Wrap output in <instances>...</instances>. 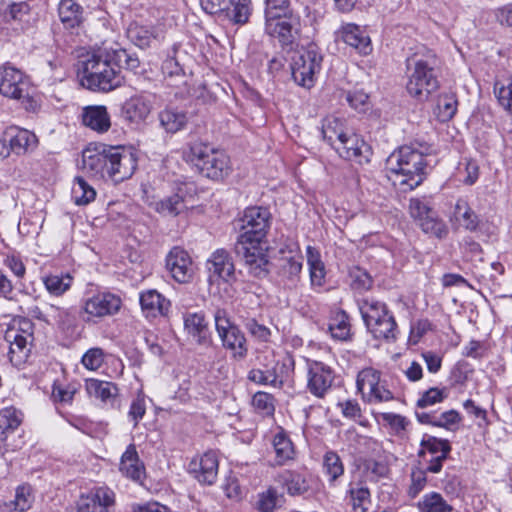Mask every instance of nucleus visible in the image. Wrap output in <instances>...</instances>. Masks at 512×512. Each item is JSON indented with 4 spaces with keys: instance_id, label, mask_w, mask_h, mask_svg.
Masks as SVG:
<instances>
[{
    "instance_id": "1",
    "label": "nucleus",
    "mask_w": 512,
    "mask_h": 512,
    "mask_svg": "<svg viewBox=\"0 0 512 512\" xmlns=\"http://www.w3.org/2000/svg\"><path fill=\"white\" fill-rule=\"evenodd\" d=\"M271 213L265 207H248L240 218V234L234 246L236 255L252 275L262 278L268 273L265 238L270 227Z\"/></svg>"
},
{
    "instance_id": "2",
    "label": "nucleus",
    "mask_w": 512,
    "mask_h": 512,
    "mask_svg": "<svg viewBox=\"0 0 512 512\" xmlns=\"http://www.w3.org/2000/svg\"><path fill=\"white\" fill-rule=\"evenodd\" d=\"M136 167V156L123 146L95 144L82 152V171L96 179L120 183L129 179Z\"/></svg>"
},
{
    "instance_id": "3",
    "label": "nucleus",
    "mask_w": 512,
    "mask_h": 512,
    "mask_svg": "<svg viewBox=\"0 0 512 512\" xmlns=\"http://www.w3.org/2000/svg\"><path fill=\"white\" fill-rule=\"evenodd\" d=\"M425 155L411 146H402L387 159V177L402 192L412 191L425 178Z\"/></svg>"
},
{
    "instance_id": "4",
    "label": "nucleus",
    "mask_w": 512,
    "mask_h": 512,
    "mask_svg": "<svg viewBox=\"0 0 512 512\" xmlns=\"http://www.w3.org/2000/svg\"><path fill=\"white\" fill-rule=\"evenodd\" d=\"M439 60L436 54L425 49L424 53H415L407 60V92L418 101H426L438 90L439 80L436 69Z\"/></svg>"
},
{
    "instance_id": "5",
    "label": "nucleus",
    "mask_w": 512,
    "mask_h": 512,
    "mask_svg": "<svg viewBox=\"0 0 512 512\" xmlns=\"http://www.w3.org/2000/svg\"><path fill=\"white\" fill-rule=\"evenodd\" d=\"M79 76L82 86L93 91H111L123 80L107 49H99L83 61Z\"/></svg>"
},
{
    "instance_id": "6",
    "label": "nucleus",
    "mask_w": 512,
    "mask_h": 512,
    "mask_svg": "<svg viewBox=\"0 0 512 512\" xmlns=\"http://www.w3.org/2000/svg\"><path fill=\"white\" fill-rule=\"evenodd\" d=\"M357 305L365 327L373 338L387 342L397 339L398 325L385 302L369 296L359 299Z\"/></svg>"
},
{
    "instance_id": "7",
    "label": "nucleus",
    "mask_w": 512,
    "mask_h": 512,
    "mask_svg": "<svg viewBox=\"0 0 512 512\" xmlns=\"http://www.w3.org/2000/svg\"><path fill=\"white\" fill-rule=\"evenodd\" d=\"M184 157L187 162L197 168L200 174L212 180H221L230 172L228 155L199 141L189 144Z\"/></svg>"
},
{
    "instance_id": "8",
    "label": "nucleus",
    "mask_w": 512,
    "mask_h": 512,
    "mask_svg": "<svg viewBox=\"0 0 512 512\" xmlns=\"http://www.w3.org/2000/svg\"><path fill=\"white\" fill-rule=\"evenodd\" d=\"M213 319L222 347L231 353L232 359L244 360L248 354L244 332L232 321L228 311L224 308L217 307L213 313Z\"/></svg>"
},
{
    "instance_id": "9",
    "label": "nucleus",
    "mask_w": 512,
    "mask_h": 512,
    "mask_svg": "<svg viewBox=\"0 0 512 512\" xmlns=\"http://www.w3.org/2000/svg\"><path fill=\"white\" fill-rule=\"evenodd\" d=\"M0 93L5 97L19 100L27 111L34 112L38 107L37 101L29 95L23 73L15 67H0Z\"/></svg>"
},
{
    "instance_id": "10",
    "label": "nucleus",
    "mask_w": 512,
    "mask_h": 512,
    "mask_svg": "<svg viewBox=\"0 0 512 512\" xmlns=\"http://www.w3.org/2000/svg\"><path fill=\"white\" fill-rule=\"evenodd\" d=\"M322 55L315 49L299 52L292 60V78L299 86L311 88L315 83V75L321 70Z\"/></svg>"
},
{
    "instance_id": "11",
    "label": "nucleus",
    "mask_w": 512,
    "mask_h": 512,
    "mask_svg": "<svg viewBox=\"0 0 512 512\" xmlns=\"http://www.w3.org/2000/svg\"><path fill=\"white\" fill-rule=\"evenodd\" d=\"M265 32L278 39L282 48L293 50L300 38L301 18L294 13L265 22Z\"/></svg>"
},
{
    "instance_id": "12",
    "label": "nucleus",
    "mask_w": 512,
    "mask_h": 512,
    "mask_svg": "<svg viewBox=\"0 0 512 512\" xmlns=\"http://www.w3.org/2000/svg\"><path fill=\"white\" fill-rule=\"evenodd\" d=\"M357 389L369 403L392 400L393 394L380 383V373L372 368L364 369L357 376Z\"/></svg>"
},
{
    "instance_id": "13",
    "label": "nucleus",
    "mask_w": 512,
    "mask_h": 512,
    "mask_svg": "<svg viewBox=\"0 0 512 512\" xmlns=\"http://www.w3.org/2000/svg\"><path fill=\"white\" fill-rule=\"evenodd\" d=\"M249 0H200L208 14H222L234 23L243 24L249 17Z\"/></svg>"
},
{
    "instance_id": "14",
    "label": "nucleus",
    "mask_w": 512,
    "mask_h": 512,
    "mask_svg": "<svg viewBox=\"0 0 512 512\" xmlns=\"http://www.w3.org/2000/svg\"><path fill=\"white\" fill-rule=\"evenodd\" d=\"M334 381L333 370L323 362L313 361L307 372V389L317 398H324Z\"/></svg>"
},
{
    "instance_id": "15",
    "label": "nucleus",
    "mask_w": 512,
    "mask_h": 512,
    "mask_svg": "<svg viewBox=\"0 0 512 512\" xmlns=\"http://www.w3.org/2000/svg\"><path fill=\"white\" fill-rule=\"evenodd\" d=\"M121 299L112 293H98L87 298L82 310L88 315L87 320L92 317H105L117 313L121 307Z\"/></svg>"
},
{
    "instance_id": "16",
    "label": "nucleus",
    "mask_w": 512,
    "mask_h": 512,
    "mask_svg": "<svg viewBox=\"0 0 512 512\" xmlns=\"http://www.w3.org/2000/svg\"><path fill=\"white\" fill-rule=\"evenodd\" d=\"M219 460L216 452L208 451L199 459H193L188 472L202 485H213L218 476Z\"/></svg>"
},
{
    "instance_id": "17",
    "label": "nucleus",
    "mask_w": 512,
    "mask_h": 512,
    "mask_svg": "<svg viewBox=\"0 0 512 512\" xmlns=\"http://www.w3.org/2000/svg\"><path fill=\"white\" fill-rule=\"evenodd\" d=\"M338 155L346 160L355 161L359 164L368 162L369 147L359 135L350 130L345 138L334 146Z\"/></svg>"
},
{
    "instance_id": "18",
    "label": "nucleus",
    "mask_w": 512,
    "mask_h": 512,
    "mask_svg": "<svg viewBox=\"0 0 512 512\" xmlns=\"http://www.w3.org/2000/svg\"><path fill=\"white\" fill-rule=\"evenodd\" d=\"M114 503V492L107 487H99L93 492L80 497L76 512H108V508L113 506Z\"/></svg>"
},
{
    "instance_id": "19",
    "label": "nucleus",
    "mask_w": 512,
    "mask_h": 512,
    "mask_svg": "<svg viewBox=\"0 0 512 512\" xmlns=\"http://www.w3.org/2000/svg\"><path fill=\"white\" fill-rule=\"evenodd\" d=\"M166 268L173 279L179 283H187L192 278V261L188 253L174 247L166 257Z\"/></svg>"
},
{
    "instance_id": "20",
    "label": "nucleus",
    "mask_w": 512,
    "mask_h": 512,
    "mask_svg": "<svg viewBox=\"0 0 512 512\" xmlns=\"http://www.w3.org/2000/svg\"><path fill=\"white\" fill-rule=\"evenodd\" d=\"M85 388L88 395L103 405L118 408L120 406L119 389L116 384L99 379H87Z\"/></svg>"
},
{
    "instance_id": "21",
    "label": "nucleus",
    "mask_w": 512,
    "mask_h": 512,
    "mask_svg": "<svg viewBox=\"0 0 512 512\" xmlns=\"http://www.w3.org/2000/svg\"><path fill=\"white\" fill-rule=\"evenodd\" d=\"M7 141L10 142V150L16 155H24L36 148L38 139L36 135L18 126H10L5 129Z\"/></svg>"
},
{
    "instance_id": "22",
    "label": "nucleus",
    "mask_w": 512,
    "mask_h": 512,
    "mask_svg": "<svg viewBox=\"0 0 512 512\" xmlns=\"http://www.w3.org/2000/svg\"><path fill=\"white\" fill-rule=\"evenodd\" d=\"M82 123L98 133H105L111 127V118L106 106L90 105L82 109Z\"/></svg>"
},
{
    "instance_id": "23",
    "label": "nucleus",
    "mask_w": 512,
    "mask_h": 512,
    "mask_svg": "<svg viewBox=\"0 0 512 512\" xmlns=\"http://www.w3.org/2000/svg\"><path fill=\"white\" fill-rule=\"evenodd\" d=\"M153 102L148 95H137L129 98L122 106V114L130 122H141L151 113Z\"/></svg>"
},
{
    "instance_id": "24",
    "label": "nucleus",
    "mask_w": 512,
    "mask_h": 512,
    "mask_svg": "<svg viewBox=\"0 0 512 512\" xmlns=\"http://www.w3.org/2000/svg\"><path fill=\"white\" fill-rule=\"evenodd\" d=\"M184 328L199 345L212 343L208 323L202 312L186 313L184 315Z\"/></svg>"
},
{
    "instance_id": "25",
    "label": "nucleus",
    "mask_w": 512,
    "mask_h": 512,
    "mask_svg": "<svg viewBox=\"0 0 512 512\" xmlns=\"http://www.w3.org/2000/svg\"><path fill=\"white\" fill-rule=\"evenodd\" d=\"M57 11L65 29L79 28L85 21L84 8L75 0H60Z\"/></svg>"
},
{
    "instance_id": "26",
    "label": "nucleus",
    "mask_w": 512,
    "mask_h": 512,
    "mask_svg": "<svg viewBox=\"0 0 512 512\" xmlns=\"http://www.w3.org/2000/svg\"><path fill=\"white\" fill-rule=\"evenodd\" d=\"M5 339L9 342L8 356L11 363L15 366L25 363L30 353L27 336L10 329L6 332Z\"/></svg>"
},
{
    "instance_id": "27",
    "label": "nucleus",
    "mask_w": 512,
    "mask_h": 512,
    "mask_svg": "<svg viewBox=\"0 0 512 512\" xmlns=\"http://www.w3.org/2000/svg\"><path fill=\"white\" fill-rule=\"evenodd\" d=\"M451 222L456 228H463L468 231H476L480 224L478 215L469 206L468 202L462 198L455 203Z\"/></svg>"
},
{
    "instance_id": "28",
    "label": "nucleus",
    "mask_w": 512,
    "mask_h": 512,
    "mask_svg": "<svg viewBox=\"0 0 512 512\" xmlns=\"http://www.w3.org/2000/svg\"><path fill=\"white\" fill-rule=\"evenodd\" d=\"M140 304L147 317L165 316L170 308V301L156 290L142 292Z\"/></svg>"
},
{
    "instance_id": "29",
    "label": "nucleus",
    "mask_w": 512,
    "mask_h": 512,
    "mask_svg": "<svg viewBox=\"0 0 512 512\" xmlns=\"http://www.w3.org/2000/svg\"><path fill=\"white\" fill-rule=\"evenodd\" d=\"M160 127L170 134L184 129L188 123L187 113L174 106H166L158 113Z\"/></svg>"
},
{
    "instance_id": "30",
    "label": "nucleus",
    "mask_w": 512,
    "mask_h": 512,
    "mask_svg": "<svg viewBox=\"0 0 512 512\" xmlns=\"http://www.w3.org/2000/svg\"><path fill=\"white\" fill-rule=\"evenodd\" d=\"M119 469L124 476L135 482L143 479L145 468L139 459L134 444H130L123 453Z\"/></svg>"
},
{
    "instance_id": "31",
    "label": "nucleus",
    "mask_w": 512,
    "mask_h": 512,
    "mask_svg": "<svg viewBox=\"0 0 512 512\" xmlns=\"http://www.w3.org/2000/svg\"><path fill=\"white\" fill-rule=\"evenodd\" d=\"M340 33L341 39L358 53L367 55L372 50L369 36L359 26L346 24L342 27Z\"/></svg>"
},
{
    "instance_id": "32",
    "label": "nucleus",
    "mask_w": 512,
    "mask_h": 512,
    "mask_svg": "<svg viewBox=\"0 0 512 512\" xmlns=\"http://www.w3.org/2000/svg\"><path fill=\"white\" fill-rule=\"evenodd\" d=\"M343 119L328 116L323 119L321 126V134L325 141H327L333 148L345 138L346 134L350 131Z\"/></svg>"
},
{
    "instance_id": "33",
    "label": "nucleus",
    "mask_w": 512,
    "mask_h": 512,
    "mask_svg": "<svg viewBox=\"0 0 512 512\" xmlns=\"http://www.w3.org/2000/svg\"><path fill=\"white\" fill-rule=\"evenodd\" d=\"M280 484L286 488L291 496H302L309 492L310 485L308 479L294 471H284L279 475Z\"/></svg>"
},
{
    "instance_id": "34",
    "label": "nucleus",
    "mask_w": 512,
    "mask_h": 512,
    "mask_svg": "<svg viewBox=\"0 0 512 512\" xmlns=\"http://www.w3.org/2000/svg\"><path fill=\"white\" fill-rule=\"evenodd\" d=\"M211 267L209 268L214 274L218 275L221 279L229 281L234 276V264L224 249L216 250L210 260Z\"/></svg>"
},
{
    "instance_id": "35",
    "label": "nucleus",
    "mask_w": 512,
    "mask_h": 512,
    "mask_svg": "<svg viewBox=\"0 0 512 512\" xmlns=\"http://www.w3.org/2000/svg\"><path fill=\"white\" fill-rule=\"evenodd\" d=\"M273 448L276 454V465H284L295 456L293 443L284 431L274 435Z\"/></svg>"
},
{
    "instance_id": "36",
    "label": "nucleus",
    "mask_w": 512,
    "mask_h": 512,
    "mask_svg": "<svg viewBox=\"0 0 512 512\" xmlns=\"http://www.w3.org/2000/svg\"><path fill=\"white\" fill-rule=\"evenodd\" d=\"M420 444L422 449L418 452L419 457H424L426 452H429L435 456L441 455V458H447L451 451L448 440L439 439L428 434L423 436Z\"/></svg>"
},
{
    "instance_id": "37",
    "label": "nucleus",
    "mask_w": 512,
    "mask_h": 512,
    "mask_svg": "<svg viewBox=\"0 0 512 512\" xmlns=\"http://www.w3.org/2000/svg\"><path fill=\"white\" fill-rule=\"evenodd\" d=\"M302 270V258L291 257L284 261L281 266L280 276L284 282V285L288 288H294L297 286L300 280V273Z\"/></svg>"
},
{
    "instance_id": "38",
    "label": "nucleus",
    "mask_w": 512,
    "mask_h": 512,
    "mask_svg": "<svg viewBox=\"0 0 512 512\" xmlns=\"http://www.w3.org/2000/svg\"><path fill=\"white\" fill-rule=\"evenodd\" d=\"M285 503V497L274 487H269L266 491L258 495L257 509L260 512H274L281 508Z\"/></svg>"
},
{
    "instance_id": "39",
    "label": "nucleus",
    "mask_w": 512,
    "mask_h": 512,
    "mask_svg": "<svg viewBox=\"0 0 512 512\" xmlns=\"http://www.w3.org/2000/svg\"><path fill=\"white\" fill-rule=\"evenodd\" d=\"M331 336L339 341H346L351 336L349 316L345 311H339L329 323Z\"/></svg>"
},
{
    "instance_id": "40",
    "label": "nucleus",
    "mask_w": 512,
    "mask_h": 512,
    "mask_svg": "<svg viewBox=\"0 0 512 512\" xmlns=\"http://www.w3.org/2000/svg\"><path fill=\"white\" fill-rule=\"evenodd\" d=\"M72 197L75 204L87 205L95 199L96 191L84 178L76 177L72 187Z\"/></svg>"
},
{
    "instance_id": "41",
    "label": "nucleus",
    "mask_w": 512,
    "mask_h": 512,
    "mask_svg": "<svg viewBox=\"0 0 512 512\" xmlns=\"http://www.w3.org/2000/svg\"><path fill=\"white\" fill-rule=\"evenodd\" d=\"M457 98L453 93H445L437 100V117L441 122L449 121L457 111Z\"/></svg>"
},
{
    "instance_id": "42",
    "label": "nucleus",
    "mask_w": 512,
    "mask_h": 512,
    "mask_svg": "<svg viewBox=\"0 0 512 512\" xmlns=\"http://www.w3.org/2000/svg\"><path fill=\"white\" fill-rule=\"evenodd\" d=\"M126 34L128 39L140 48L150 46L154 39L153 33L150 29L138 23H131L127 28Z\"/></svg>"
},
{
    "instance_id": "43",
    "label": "nucleus",
    "mask_w": 512,
    "mask_h": 512,
    "mask_svg": "<svg viewBox=\"0 0 512 512\" xmlns=\"http://www.w3.org/2000/svg\"><path fill=\"white\" fill-rule=\"evenodd\" d=\"M307 258L310 267L312 285L322 286L325 277V268L320 260L319 253L311 246L307 247Z\"/></svg>"
},
{
    "instance_id": "44",
    "label": "nucleus",
    "mask_w": 512,
    "mask_h": 512,
    "mask_svg": "<svg viewBox=\"0 0 512 512\" xmlns=\"http://www.w3.org/2000/svg\"><path fill=\"white\" fill-rule=\"evenodd\" d=\"M109 52L117 70L124 68L134 71L140 65V61L137 55L134 53H129L126 49H111Z\"/></svg>"
},
{
    "instance_id": "45",
    "label": "nucleus",
    "mask_w": 512,
    "mask_h": 512,
    "mask_svg": "<svg viewBox=\"0 0 512 512\" xmlns=\"http://www.w3.org/2000/svg\"><path fill=\"white\" fill-rule=\"evenodd\" d=\"M155 209L164 216H177L186 209V205L180 195L174 194L157 202Z\"/></svg>"
},
{
    "instance_id": "46",
    "label": "nucleus",
    "mask_w": 512,
    "mask_h": 512,
    "mask_svg": "<svg viewBox=\"0 0 512 512\" xmlns=\"http://www.w3.org/2000/svg\"><path fill=\"white\" fill-rule=\"evenodd\" d=\"M291 14L290 0H265V22Z\"/></svg>"
},
{
    "instance_id": "47",
    "label": "nucleus",
    "mask_w": 512,
    "mask_h": 512,
    "mask_svg": "<svg viewBox=\"0 0 512 512\" xmlns=\"http://www.w3.org/2000/svg\"><path fill=\"white\" fill-rule=\"evenodd\" d=\"M350 287L356 292H364L372 288L373 278L364 269L353 267L349 271Z\"/></svg>"
},
{
    "instance_id": "48",
    "label": "nucleus",
    "mask_w": 512,
    "mask_h": 512,
    "mask_svg": "<svg viewBox=\"0 0 512 512\" xmlns=\"http://www.w3.org/2000/svg\"><path fill=\"white\" fill-rule=\"evenodd\" d=\"M420 509L422 512H450L452 506L446 502L441 494L431 492L423 497Z\"/></svg>"
},
{
    "instance_id": "49",
    "label": "nucleus",
    "mask_w": 512,
    "mask_h": 512,
    "mask_svg": "<svg viewBox=\"0 0 512 512\" xmlns=\"http://www.w3.org/2000/svg\"><path fill=\"white\" fill-rule=\"evenodd\" d=\"M419 226L424 233L430 234L439 239L445 238L448 234L446 224L435 217L433 213L431 215H426L425 218L419 222Z\"/></svg>"
},
{
    "instance_id": "50",
    "label": "nucleus",
    "mask_w": 512,
    "mask_h": 512,
    "mask_svg": "<svg viewBox=\"0 0 512 512\" xmlns=\"http://www.w3.org/2000/svg\"><path fill=\"white\" fill-rule=\"evenodd\" d=\"M177 52L178 46L174 44L171 51L168 52L167 58L162 63L161 70L165 77L172 78L184 75V70L180 65Z\"/></svg>"
},
{
    "instance_id": "51",
    "label": "nucleus",
    "mask_w": 512,
    "mask_h": 512,
    "mask_svg": "<svg viewBox=\"0 0 512 512\" xmlns=\"http://www.w3.org/2000/svg\"><path fill=\"white\" fill-rule=\"evenodd\" d=\"M44 284L51 294L59 296L71 287L72 277L69 274L64 276L50 275L44 279Z\"/></svg>"
},
{
    "instance_id": "52",
    "label": "nucleus",
    "mask_w": 512,
    "mask_h": 512,
    "mask_svg": "<svg viewBox=\"0 0 512 512\" xmlns=\"http://www.w3.org/2000/svg\"><path fill=\"white\" fill-rule=\"evenodd\" d=\"M323 466L331 481L336 480L344 472L342 461L334 451L326 452L323 459Z\"/></svg>"
},
{
    "instance_id": "53",
    "label": "nucleus",
    "mask_w": 512,
    "mask_h": 512,
    "mask_svg": "<svg viewBox=\"0 0 512 512\" xmlns=\"http://www.w3.org/2000/svg\"><path fill=\"white\" fill-rule=\"evenodd\" d=\"M21 423V413L14 407L0 410V427L8 434L13 432Z\"/></svg>"
},
{
    "instance_id": "54",
    "label": "nucleus",
    "mask_w": 512,
    "mask_h": 512,
    "mask_svg": "<svg viewBox=\"0 0 512 512\" xmlns=\"http://www.w3.org/2000/svg\"><path fill=\"white\" fill-rule=\"evenodd\" d=\"M244 327L249 334L259 342H269L272 332L271 330L260 324L255 318H247L244 322Z\"/></svg>"
},
{
    "instance_id": "55",
    "label": "nucleus",
    "mask_w": 512,
    "mask_h": 512,
    "mask_svg": "<svg viewBox=\"0 0 512 512\" xmlns=\"http://www.w3.org/2000/svg\"><path fill=\"white\" fill-rule=\"evenodd\" d=\"M274 398L266 392H257L252 399L254 408L264 416H271L274 413Z\"/></svg>"
},
{
    "instance_id": "56",
    "label": "nucleus",
    "mask_w": 512,
    "mask_h": 512,
    "mask_svg": "<svg viewBox=\"0 0 512 512\" xmlns=\"http://www.w3.org/2000/svg\"><path fill=\"white\" fill-rule=\"evenodd\" d=\"M351 504L356 512H366L370 503V492L366 487L350 490Z\"/></svg>"
},
{
    "instance_id": "57",
    "label": "nucleus",
    "mask_w": 512,
    "mask_h": 512,
    "mask_svg": "<svg viewBox=\"0 0 512 512\" xmlns=\"http://www.w3.org/2000/svg\"><path fill=\"white\" fill-rule=\"evenodd\" d=\"M248 379L256 384L271 385L276 387L278 377L273 370L252 369L248 373Z\"/></svg>"
},
{
    "instance_id": "58",
    "label": "nucleus",
    "mask_w": 512,
    "mask_h": 512,
    "mask_svg": "<svg viewBox=\"0 0 512 512\" xmlns=\"http://www.w3.org/2000/svg\"><path fill=\"white\" fill-rule=\"evenodd\" d=\"M494 93L501 106L512 112V80L508 84L496 82Z\"/></svg>"
},
{
    "instance_id": "59",
    "label": "nucleus",
    "mask_w": 512,
    "mask_h": 512,
    "mask_svg": "<svg viewBox=\"0 0 512 512\" xmlns=\"http://www.w3.org/2000/svg\"><path fill=\"white\" fill-rule=\"evenodd\" d=\"M81 362L85 368L97 370L104 362V352L101 348H91L83 355Z\"/></svg>"
},
{
    "instance_id": "60",
    "label": "nucleus",
    "mask_w": 512,
    "mask_h": 512,
    "mask_svg": "<svg viewBox=\"0 0 512 512\" xmlns=\"http://www.w3.org/2000/svg\"><path fill=\"white\" fill-rule=\"evenodd\" d=\"M427 471L420 468L413 469L411 472V485L409 487V495L415 498L426 486Z\"/></svg>"
},
{
    "instance_id": "61",
    "label": "nucleus",
    "mask_w": 512,
    "mask_h": 512,
    "mask_svg": "<svg viewBox=\"0 0 512 512\" xmlns=\"http://www.w3.org/2000/svg\"><path fill=\"white\" fill-rule=\"evenodd\" d=\"M146 413V403L143 395H138L130 405L128 418L133 422L134 427L137 426L139 421Z\"/></svg>"
},
{
    "instance_id": "62",
    "label": "nucleus",
    "mask_w": 512,
    "mask_h": 512,
    "mask_svg": "<svg viewBox=\"0 0 512 512\" xmlns=\"http://www.w3.org/2000/svg\"><path fill=\"white\" fill-rule=\"evenodd\" d=\"M443 399V390H440L438 388H430L429 390L424 392L423 395L418 399L417 407L424 409L436 403L442 402Z\"/></svg>"
},
{
    "instance_id": "63",
    "label": "nucleus",
    "mask_w": 512,
    "mask_h": 512,
    "mask_svg": "<svg viewBox=\"0 0 512 512\" xmlns=\"http://www.w3.org/2000/svg\"><path fill=\"white\" fill-rule=\"evenodd\" d=\"M32 504V496L30 493V488L26 486H20L16 490L14 505L15 509L24 512L31 507Z\"/></svg>"
},
{
    "instance_id": "64",
    "label": "nucleus",
    "mask_w": 512,
    "mask_h": 512,
    "mask_svg": "<svg viewBox=\"0 0 512 512\" xmlns=\"http://www.w3.org/2000/svg\"><path fill=\"white\" fill-rule=\"evenodd\" d=\"M382 420L389 424V426L396 432L400 433L404 431L409 424L408 420L400 415L395 413H382Z\"/></svg>"
}]
</instances>
